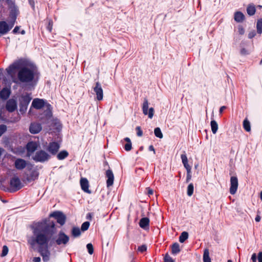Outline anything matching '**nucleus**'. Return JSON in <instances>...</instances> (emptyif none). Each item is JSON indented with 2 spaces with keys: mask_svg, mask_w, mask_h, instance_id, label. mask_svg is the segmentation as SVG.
I'll return each mask as SVG.
<instances>
[{
  "mask_svg": "<svg viewBox=\"0 0 262 262\" xmlns=\"http://www.w3.org/2000/svg\"><path fill=\"white\" fill-rule=\"evenodd\" d=\"M227 262H232V260H231L229 259V260H228V261H227Z\"/></svg>",
  "mask_w": 262,
  "mask_h": 262,
  "instance_id": "nucleus-62",
  "label": "nucleus"
},
{
  "mask_svg": "<svg viewBox=\"0 0 262 262\" xmlns=\"http://www.w3.org/2000/svg\"><path fill=\"white\" fill-rule=\"evenodd\" d=\"M136 130L137 131V135L139 137H141L143 135V132L141 129V128L140 126H137L136 127Z\"/></svg>",
  "mask_w": 262,
  "mask_h": 262,
  "instance_id": "nucleus-42",
  "label": "nucleus"
},
{
  "mask_svg": "<svg viewBox=\"0 0 262 262\" xmlns=\"http://www.w3.org/2000/svg\"><path fill=\"white\" fill-rule=\"evenodd\" d=\"M93 90L96 95V98L98 100L101 101L103 99V93L101 84L99 82L96 83L95 86L93 88Z\"/></svg>",
  "mask_w": 262,
  "mask_h": 262,
  "instance_id": "nucleus-9",
  "label": "nucleus"
},
{
  "mask_svg": "<svg viewBox=\"0 0 262 262\" xmlns=\"http://www.w3.org/2000/svg\"><path fill=\"white\" fill-rule=\"evenodd\" d=\"M10 186L12 191H16L19 190L22 187L21 182L18 177L14 176L12 178L10 181Z\"/></svg>",
  "mask_w": 262,
  "mask_h": 262,
  "instance_id": "nucleus-7",
  "label": "nucleus"
},
{
  "mask_svg": "<svg viewBox=\"0 0 262 262\" xmlns=\"http://www.w3.org/2000/svg\"><path fill=\"white\" fill-rule=\"evenodd\" d=\"M203 261L204 262H211V259L209 257V251L208 249H205L204 250L203 254Z\"/></svg>",
  "mask_w": 262,
  "mask_h": 262,
  "instance_id": "nucleus-28",
  "label": "nucleus"
},
{
  "mask_svg": "<svg viewBox=\"0 0 262 262\" xmlns=\"http://www.w3.org/2000/svg\"><path fill=\"white\" fill-rule=\"evenodd\" d=\"M29 129L32 134H37L41 130V126L39 123H32L30 125Z\"/></svg>",
  "mask_w": 262,
  "mask_h": 262,
  "instance_id": "nucleus-19",
  "label": "nucleus"
},
{
  "mask_svg": "<svg viewBox=\"0 0 262 262\" xmlns=\"http://www.w3.org/2000/svg\"><path fill=\"white\" fill-rule=\"evenodd\" d=\"M181 158L182 160V163H183L184 167L186 168V169L187 170L186 182L188 183L190 180V179L191 178V167L188 164V159H187L186 155L185 153V151H184L183 154L181 155Z\"/></svg>",
  "mask_w": 262,
  "mask_h": 262,
  "instance_id": "nucleus-6",
  "label": "nucleus"
},
{
  "mask_svg": "<svg viewBox=\"0 0 262 262\" xmlns=\"http://www.w3.org/2000/svg\"><path fill=\"white\" fill-rule=\"evenodd\" d=\"M105 175H106V177L107 178V180H106L107 187H109L110 186H112L113 185L114 180V176L113 173V171L110 169H108L106 171Z\"/></svg>",
  "mask_w": 262,
  "mask_h": 262,
  "instance_id": "nucleus-16",
  "label": "nucleus"
},
{
  "mask_svg": "<svg viewBox=\"0 0 262 262\" xmlns=\"http://www.w3.org/2000/svg\"><path fill=\"white\" fill-rule=\"evenodd\" d=\"M69 155V153L66 150H62L59 152L57 155V158L59 160H62L67 158Z\"/></svg>",
  "mask_w": 262,
  "mask_h": 262,
  "instance_id": "nucleus-25",
  "label": "nucleus"
},
{
  "mask_svg": "<svg viewBox=\"0 0 262 262\" xmlns=\"http://www.w3.org/2000/svg\"><path fill=\"white\" fill-rule=\"evenodd\" d=\"M6 110L9 112H14L17 108V103L15 100L9 99L6 103Z\"/></svg>",
  "mask_w": 262,
  "mask_h": 262,
  "instance_id": "nucleus-17",
  "label": "nucleus"
},
{
  "mask_svg": "<svg viewBox=\"0 0 262 262\" xmlns=\"http://www.w3.org/2000/svg\"><path fill=\"white\" fill-rule=\"evenodd\" d=\"M46 101L43 99L35 98L32 102V106L36 109H41L45 105Z\"/></svg>",
  "mask_w": 262,
  "mask_h": 262,
  "instance_id": "nucleus-14",
  "label": "nucleus"
},
{
  "mask_svg": "<svg viewBox=\"0 0 262 262\" xmlns=\"http://www.w3.org/2000/svg\"><path fill=\"white\" fill-rule=\"evenodd\" d=\"M72 235L74 237H77L81 235V231L78 227H73L72 230Z\"/></svg>",
  "mask_w": 262,
  "mask_h": 262,
  "instance_id": "nucleus-30",
  "label": "nucleus"
},
{
  "mask_svg": "<svg viewBox=\"0 0 262 262\" xmlns=\"http://www.w3.org/2000/svg\"><path fill=\"white\" fill-rule=\"evenodd\" d=\"M260 64H262V58H261V61H260Z\"/></svg>",
  "mask_w": 262,
  "mask_h": 262,
  "instance_id": "nucleus-64",
  "label": "nucleus"
},
{
  "mask_svg": "<svg viewBox=\"0 0 262 262\" xmlns=\"http://www.w3.org/2000/svg\"><path fill=\"white\" fill-rule=\"evenodd\" d=\"M149 150L150 151H154V153L155 154V148L154 147V146L152 145H150L149 147Z\"/></svg>",
  "mask_w": 262,
  "mask_h": 262,
  "instance_id": "nucleus-54",
  "label": "nucleus"
},
{
  "mask_svg": "<svg viewBox=\"0 0 262 262\" xmlns=\"http://www.w3.org/2000/svg\"><path fill=\"white\" fill-rule=\"evenodd\" d=\"M60 145L56 142H50L48 146V151L52 155H55L58 152Z\"/></svg>",
  "mask_w": 262,
  "mask_h": 262,
  "instance_id": "nucleus-12",
  "label": "nucleus"
},
{
  "mask_svg": "<svg viewBox=\"0 0 262 262\" xmlns=\"http://www.w3.org/2000/svg\"><path fill=\"white\" fill-rule=\"evenodd\" d=\"M90 226V223L89 222H84L81 227V230L83 231H86L88 229Z\"/></svg>",
  "mask_w": 262,
  "mask_h": 262,
  "instance_id": "nucleus-36",
  "label": "nucleus"
},
{
  "mask_svg": "<svg viewBox=\"0 0 262 262\" xmlns=\"http://www.w3.org/2000/svg\"><path fill=\"white\" fill-rule=\"evenodd\" d=\"M149 220L147 217L142 218L139 222V225L143 229H146L149 227Z\"/></svg>",
  "mask_w": 262,
  "mask_h": 262,
  "instance_id": "nucleus-22",
  "label": "nucleus"
},
{
  "mask_svg": "<svg viewBox=\"0 0 262 262\" xmlns=\"http://www.w3.org/2000/svg\"><path fill=\"white\" fill-rule=\"evenodd\" d=\"M243 127L248 132L251 131L250 123L247 119H245L243 121Z\"/></svg>",
  "mask_w": 262,
  "mask_h": 262,
  "instance_id": "nucleus-31",
  "label": "nucleus"
},
{
  "mask_svg": "<svg viewBox=\"0 0 262 262\" xmlns=\"http://www.w3.org/2000/svg\"><path fill=\"white\" fill-rule=\"evenodd\" d=\"M260 200L262 201V191L260 192Z\"/></svg>",
  "mask_w": 262,
  "mask_h": 262,
  "instance_id": "nucleus-61",
  "label": "nucleus"
},
{
  "mask_svg": "<svg viewBox=\"0 0 262 262\" xmlns=\"http://www.w3.org/2000/svg\"><path fill=\"white\" fill-rule=\"evenodd\" d=\"M50 216L55 217L56 219L57 223L60 225L64 224L66 222V216L61 212H54L52 213Z\"/></svg>",
  "mask_w": 262,
  "mask_h": 262,
  "instance_id": "nucleus-11",
  "label": "nucleus"
},
{
  "mask_svg": "<svg viewBox=\"0 0 262 262\" xmlns=\"http://www.w3.org/2000/svg\"><path fill=\"white\" fill-rule=\"evenodd\" d=\"M29 164V163L24 159L17 158L14 161V166L17 170L24 169Z\"/></svg>",
  "mask_w": 262,
  "mask_h": 262,
  "instance_id": "nucleus-10",
  "label": "nucleus"
},
{
  "mask_svg": "<svg viewBox=\"0 0 262 262\" xmlns=\"http://www.w3.org/2000/svg\"><path fill=\"white\" fill-rule=\"evenodd\" d=\"M255 35H256V33H255V31H251L248 34V37L249 38H252L253 37H254L255 36Z\"/></svg>",
  "mask_w": 262,
  "mask_h": 262,
  "instance_id": "nucleus-46",
  "label": "nucleus"
},
{
  "mask_svg": "<svg viewBox=\"0 0 262 262\" xmlns=\"http://www.w3.org/2000/svg\"><path fill=\"white\" fill-rule=\"evenodd\" d=\"M14 23H12L9 26L6 21H0V33L2 34H6L13 27Z\"/></svg>",
  "mask_w": 262,
  "mask_h": 262,
  "instance_id": "nucleus-13",
  "label": "nucleus"
},
{
  "mask_svg": "<svg viewBox=\"0 0 262 262\" xmlns=\"http://www.w3.org/2000/svg\"><path fill=\"white\" fill-rule=\"evenodd\" d=\"M194 187L192 183L189 184L187 187V194L188 196H190L193 193Z\"/></svg>",
  "mask_w": 262,
  "mask_h": 262,
  "instance_id": "nucleus-34",
  "label": "nucleus"
},
{
  "mask_svg": "<svg viewBox=\"0 0 262 262\" xmlns=\"http://www.w3.org/2000/svg\"><path fill=\"white\" fill-rule=\"evenodd\" d=\"M70 240V237L68 235L66 234L63 232L60 231L55 240V243L58 246L61 247H65Z\"/></svg>",
  "mask_w": 262,
  "mask_h": 262,
  "instance_id": "nucleus-5",
  "label": "nucleus"
},
{
  "mask_svg": "<svg viewBox=\"0 0 262 262\" xmlns=\"http://www.w3.org/2000/svg\"><path fill=\"white\" fill-rule=\"evenodd\" d=\"M149 103L148 100L146 98H144V101L142 104V110L148 109Z\"/></svg>",
  "mask_w": 262,
  "mask_h": 262,
  "instance_id": "nucleus-37",
  "label": "nucleus"
},
{
  "mask_svg": "<svg viewBox=\"0 0 262 262\" xmlns=\"http://www.w3.org/2000/svg\"><path fill=\"white\" fill-rule=\"evenodd\" d=\"M19 27L16 26L13 30V33L14 34L19 33Z\"/></svg>",
  "mask_w": 262,
  "mask_h": 262,
  "instance_id": "nucleus-50",
  "label": "nucleus"
},
{
  "mask_svg": "<svg viewBox=\"0 0 262 262\" xmlns=\"http://www.w3.org/2000/svg\"><path fill=\"white\" fill-rule=\"evenodd\" d=\"M147 250V246L145 245H142L138 248V251L143 253Z\"/></svg>",
  "mask_w": 262,
  "mask_h": 262,
  "instance_id": "nucleus-40",
  "label": "nucleus"
},
{
  "mask_svg": "<svg viewBox=\"0 0 262 262\" xmlns=\"http://www.w3.org/2000/svg\"><path fill=\"white\" fill-rule=\"evenodd\" d=\"M255 11H256V9H255V8L254 5H249L248 6V7L247 8V13L249 15H250V16L253 15L255 14Z\"/></svg>",
  "mask_w": 262,
  "mask_h": 262,
  "instance_id": "nucleus-29",
  "label": "nucleus"
},
{
  "mask_svg": "<svg viewBox=\"0 0 262 262\" xmlns=\"http://www.w3.org/2000/svg\"><path fill=\"white\" fill-rule=\"evenodd\" d=\"M7 126L4 124L0 125V137L6 131Z\"/></svg>",
  "mask_w": 262,
  "mask_h": 262,
  "instance_id": "nucleus-41",
  "label": "nucleus"
},
{
  "mask_svg": "<svg viewBox=\"0 0 262 262\" xmlns=\"http://www.w3.org/2000/svg\"><path fill=\"white\" fill-rule=\"evenodd\" d=\"M80 186L82 190L88 193H91V190L89 189V183L87 179L82 178L80 181Z\"/></svg>",
  "mask_w": 262,
  "mask_h": 262,
  "instance_id": "nucleus-15",
  "label": "nucleus"
},
{
  "mask_svg": "<svg viewBox=\"0 0 262 262\" xmlns=\"http://www.w3.org/2000/svg\"><path fill=\"white\" fill-rule=\"evenodd\" d=\"M38 144L34 142H29L27 144V150L28 154L30 155L34 152L37 148Z\"/></svg>",
  "mask_w": 262,
  "mask_h": 262,
  "instance_id": "nucleus-18",
  "label": "nucleus"
},
{
  "mask_svg": "<svg viewBox=\"0 0 262 262\" xmlns=\"http://www.w3.org/2000/svg\"><path fill=\"white\" fill-rule=\"evenodd\" d=\"M154 134L157 137L160 139L162 138L163 137L161 129L159 127H156L155 128Z\"/></svg>",
  "mask_w": 262,
  "mask_h": 262,
  "instance_id": "nucleus-35",
  "label": "nucleus"
},
{
  "mask_svg": "<svg viewBox=\"0 0 262 262\" xmlns=\"http://www.w3.org/2000/svg\"><path fill=\"white\" fill-rule=\"evenodd\" d=\"M29 4L31 5V6L34 8L35 5V3L33 0H29Z\"/></svg>",
  "mask_w": 262,
  "mask_h": 262,
  "instance_id": "nucleus-52",
  "label": "nucleus"
},
{
  "mask_svg": "<svg viewBox=\"0 0 262 262\" xmlns=\"http://www.w3.org/2000/svg\"><path fill=\"white\" fill-rule=\"evenodd\" d=\"M51 158V156L43 150L37 151L32 156V159L36 162L43 163L48 161Z\"/></svg>",
  "mask_w": 262,
  "mask_h": 262,
  "instance_id": "nucleus-3",
  "label": "nucleus"
},
{
  "mask_svg": "<svg viewBox=\"0 0 262 262\" xmlns=\"http://www.w3.org/2000/svg\"><path fill=\"white\" fill-rule=\"evenodd\" d=\"M238 32L241 35H243L244 34L245 30H244V28L242 26H238Z\"/></svg>",
  "mask_w": 262,
  "mask_h": 262,
  "instance_id": "nucleus-45",
  "label": "nucleus"
},
{
  "mask_svg": "<svg viewBox=\"0 0 262 262\" xmlns=\"http://www.w3.org/2000/svg\"><path fill=\"white\" fill-rule=\"evenodd\" d=\"M241 54L242 55H247V54H249V53L248 52V51L247 50H246L244 48H243L241 50Z\"/></svg>",
  "mask_w": 262,
  "mask_h": 262,
  "instance_id": "nucleus-47",
  "label": "nucleus"
},
{
  "mask_svg": "<svg viewBox=\"0 0 262 262\" xmlns=\"http://www.w3.org/2000/svg\"><path fill=\"white\" fill-rule=\"evenodd\" d=\"M153 190L152 189H150L149 188H148V194L149 195H151V194H153Z\"/></svg>",
  "mask_w": 262,
  "mask_h": 262,
  "instance_id": "nucleus-56",
  "label": "nucleus"
},
{
  "mask_svg": "<svg viewBox=\"0 0 262 262\" xmlns=\"http://www.w3.org/2000/svg\"><path fill=\"white\" fill-rule=\"evenodd\" d=\"M8 74L12 82L17 84L31 85L35 83L39 77L36 67L33 65H24V61H15L6 69Z\"/></svg>",
  "mask_w": 262,
  "mask_h": 262,
  "instance_id": "nucleus-2",
  "label": "nucleus"
},
{
  "mask_svg": "<svg viewBox=\"0 0 262 262\" xmlns=\"http://www.w3.org/2000/svg\"><path fill=\"white\" fill-rule=\"evenodd\" d=\"M244 18V15L241 12H236L234 14V20L238 23L242 22Z\"/></svg>",
  "mask_w": 262,
  "mask_h": 262,
  "instance_id": "nucleus-23",
  "label": "nucleus"
},
{
  "mask_svg": "<svg viewBox=\"0 0 262 262\" xmlns=\"http://www.w3.org/2000/svg\"><path fill=\"white\" fill-rule=\"evenodd\" d=\"M181 250L180 245L178 243H175L171 246V253L173 255H177L180 253Z\"/></svg>",
  "mask_w": 262,
  "mask_h": 262,
  "instance_id": "nucleus-24",
  "label": "nucleus"
},
{
  "mask_svg": "<svg viewBox=\"0 0 262 262\" xmlns=\"http://www.w3.org/2000/svg\"><path fill=\"white\" fill-rule=\"evenodd\" d=\"M31 167H32V165H29V166H28L27 167V169H28V170H31Z\"/></svg>",
  "mask_w": 262,
  "mask_h": 262,
  "instance_id": "nucleus-60",
  "label": "nucleus"
},
{
  "mask_svg": "<svg viewBox=\"0 0 262 262\" xmlns=\"http://www.w3.org/2000/svg\"><path fill=\"white\" fill-rule=\"evenodd\" d=\"M33 235L28 239V243L32 248L38 246V252L45 261H48L50 253L48 246L52 236L56 232L55 223L52 221L44 220L33 223L31 226Z\"/></svg>",
  "mask_w": 262,
  "mask_h": 262,
  "instance_id": "nucleus-1",
  "label": "nucleus"
},
{
  "mask_svg": "<svg viewBox=\"0 0 262 262\" xmlns=\"http://www.w3.org/2000/svg\"><path fill=\"white\" fill-rule=\"evenodd\" d=\"M238 179L236 177L232 176L230 178V193L231 194H234L238 188Z\"/></svg>",
  "mask_w": 262,
  "mask_h": 262,
  "instance_id": "nucleus-8",
  "label": "nucleus"
},
{
  "mask_svg": "<svg viewBox=\"0 0 262 262\" xmlns=\"http://www.w3.org/2000/svg\"><path fill=\"white\" fill-rule=\"evenodd\" d=\"M256 253H253L252 255V256H251V260H252V262H256Z\"/></svg>",
  "mask_w": 262,
  "mask_h": 262,
  "instance_id": "nucleus-49",
  "label": "nucleus"
},
{
  "mask_svg": "<svg viewBox=\"0 0 262 262\" xmlns=\"http://www.w3.org/2000/svg\"><path fill=\"white\" fill-rule=\"evenodd\" d=\"M8 253V248L7 247V246H4L3 247V250H2L1 256L2 257H4L7 255Z\"/></svg>",
  "mask_w": 262,
  "mask_h": 262,
  "instance_id": "nucleus-39",
  "label": "nucleus"
},
{
  "mask_svg": "<svg viewBox=\"0 0 262 262\" xmlns=\"http://www.w3.org/2000/svg\"><path fill=\"white\" fill-rule=\"evenodd\" d=\"M48 29L49 30L50 32H51L52 30V26H51V23H49V26L48 27Z\"/></svg>",
  "mask_w": 262,
  "mask_h": 262,
  "instance_id": "nucleus-57",
  "label": "nucleus"
},
{
  "mask_svg": "<svg viewBox=\"0 0 262 262\" xmlns=\"http://www.w3.org/2000/svg\"><path fill=\"white\" fill-rule=\"evenodd\" d=\"M188 238V233L187 232H183L179 236V242L184 243Z\"/></svg>",
  "mask_w": 262,
  "mask_h": 262,
  "instance_id": "nucleus-32",
  "label": "nucleus"
},
{
  "mask_svg": "<svg viewBox=\"0 0 262 262\" xmlns=\"http://www.w3.org/2000/svg\"><path fill=\"white\" fill-rule=\"evenodd\" d=\"M257 259L258 262H262V251L258 254Z\"/></svg>",
  "mask_w": 262,
  "mask_h": 262,
  "instance_id": "nucleus-48",
  "label": "nucleus"
},
{
  "mask_svg": "<svg viewBox=\"0 0 262 262\" xmlns=\"http://www.w3.org/2000/svg\"><path fill=\"white\" fill-rule=\"evenodd\" d=\"M10 90L9 89L3 88L0 92V97L4 100L7 99L10 96Z\"/></svg>",
  "mask_w": 262,
  "mask_h": 262,
  "instance_id": "nucleus-20",
  "label": "nucleus"
},
{
  "mask_svg": "<svg viewBox=\"0 0 262 262\" xmlns=\"http://www.w3.org/2000/svg\"><path fill=\"white\" fill-rule=\"evenodd\" d=\"M53 235L52 237H53ZM51 238H52V237H51ZM51 241H53V239H52V238H51V239H50V241H49V242H51Z\"/></svg>",
  "mask_w": 262,
  "mask_h": 262,
  "instance_id": "nucleus-63",
  "label": "nucleus"
},
{
  "mask_svg": "<svg viewBox=\"0 0 262 262\" xmlns=\"http://www.w3.org/2000/svg\"><path fill=\"white\" fill-rule=\"evenodd\" d=\"M164 262H174L172 258L166 254L164 257Z\"/></svg>",
  "mask_w": 262,
  "mask_h": 262,
  "instance_id": "nucleus-43",
  "label": "nucleus"
},
{
  "mask_svg": "<svg viewBox=\"0 0 262 262\" xmlns=\"http://www.w3.org/2000/svg\"><path fill=\"white\" fill-rule=\"evenodd\" d=\"M41 259L39 257H35L33 258V261L34 262H40Z\"/></svg>",
  "mask_w": 262,
  "mask_h": 262,
  "instance_id": "nucleus-51",
  "label": "nucleus"
},
{
  "mask_svg": "<svg viewBox=\"0 0 262 262\" xmlns=\"http://www.w3.org/2000/svg\"><path fill=\"white\" fill-rule=\"evenodd\" d=\"M86 248L90 254H92L94 253V248L92 244H88L86 245Z\"/></svg>",
  "mask_w": 262,
  "mask_h": 262,
  "instance_id": "nucleus-38",
  "label": "nucleus"
},
{
  "mask_svg": "<svg viewBox=\"0 0 262 262\" xmlns=\"http://www.w3.org/2000/svg\"><path fill=\"white\" fill-rule=\"evenodd\" d=\"M226 108V106H222L220 107V114H222L223 112V111Z\"/></svg>",
  "mask_w": 262,
  "mask_h": 262,
  "instance_id": "nucleus-53",
  "label": "nucleus"
},
{
  "mask_svg": "<svg viewBox=\"0 0 262 262\" xmlns=\"http://www.w3.org/2000/svg\"><path fill=\"white\" fill-rule=\"evenodd\" d=\"M124 140L127 142V143L131 142V141L129 138L126 137L124 139Z\"/></svg>",
  "mask_w": 262,
  "mask_h": 262,
  "instance_id": "nucleus-58",
  "label": "nucleus"
},
{
  "mask_svg": "<svg viewBox=\"0 0 262 262\" xmlns=\"http://www.w3.org/2000/svg\"><path fill=\"white\" fill-rule=\"evenodd\" d=\"M124 149L126 151H129L132 149V143L128 142L125 144Z\"/></svg>",
  "mask_w": 262,
  "mask_h": 262,
  "instance_id": "nucleus-44",
  "label": "nucleus"
},
{
  "mask_svg": "<svg viewBox=\"0 0 262 262\" xmlns=\"http://www.w3.org/2000/svg\"><path fill=\"white\" fill-rule=\"evenodd\" d=\"M210 125L212 132L213 134H215L218 129V124L217 122L214 120H211Z\"/></svg>",
  "mask_w": 262,
  "mask_h": 262,
  "instance_id": "nucleus-27",
  "label": "nucleus"
},
{
  "mask_svg": "<svg viewBox=\"0 0 262 262\" xmlns=\"http://www.w3.org/2000/svg\"><path fill=\"white\" fill-rule=\"evenodd\" d=\"M143 113L145 115H148L149 118L151 119L153 117L154 114V109L153 107H150L149 110H142Z\"/></svg>",
  "mask_w": 262,
  "mask_h": 262,
  "instance_id": "nucleus-26",
  "label": "nucleus"
},
{
  "mask_svg": "<svg viewBox=\"0 0 262 262\" xmlns=\"http://www.w3.org/2000/svg\"><path fill=\"white\" fill-rule=\"evenodd\" d=\"M20 33L21 34H25V31L23 30L21 32H20Z\"/></svg>",
  "mask_w": 262,
  "mask_h": 262,
  "instance_id": "nucleus-59",
  "label": "nucleus"
},
{
  "mask_svg": "<svg viewBox=\"0 0 262 262\" xmlns=\"http://www.w3.org/2000/svg\"><path fill=\"white\" fill-rule=\"evenodd\" d=\"M38 177V172L36 170L31 171V173L26 177L27 181L31 182L37 179Z\"/></svg>",
  "mask_w": 262,
  "mask_h": 262,
  "instance_id": "nucleus-21",
  "label": "nucleus"
},
{
  "mask_svg": "<svg viewBox=\"0 0 262 262\" xmlns=\"http://www.w3.org/2000/svg\"><path fill=\"white\" fill-rule=\"evenodd\" d=\"M257 32L261 34L262 33V18L258 19L256 24Z\"/></svg>",
  "mask_w": 262,
  "mask_h": 262,
  "instance_id": "nucleus-33",
  "label": "nucleus"
},
{
  "mask_svg": "<svg viewBox=\"0 0 262 262\" xmlns=\"http://www.w3.org/2000/svg\"><path fill=\"white\" fill-rule=\"evenodd\" d=\"M261 217L259 215H256L255 220L257 222H259L260 221Z\"/></svg>",
  "mask_w": 262,
  "mask_h": 262,
  "instance_id": "nucleus-55",
  "label": "nucleus"
},
{
  "mask_svg": "<svg viewBox=\"0 0 262 262\" xmlns=\"http://www.w3.org/2000/svg\"><path fill=\"white\" fill-rule=\"evenodd\" d=\"M31 100V97L28 94L21 96L19 99V112L20 113L24 114L26 112Z\"/></svg>",
  "mask_w": 262,
  "mask_h": 262,
  "instance_id": "nucleus-4",
  "label": "nucleus"
}]
</instances>
